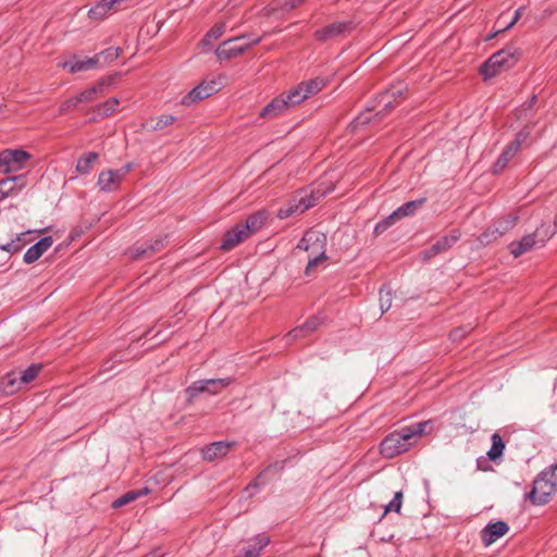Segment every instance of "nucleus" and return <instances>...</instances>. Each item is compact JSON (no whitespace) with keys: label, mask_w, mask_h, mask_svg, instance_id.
I'll return each instance as SVG.
<instances>
[{"label":"nucleus","mask_w":557,"mask_h":557,"mask_svg":"<svg viewBox=\"0 0 557 557\" xmlns=\"http://www.w3.org/2000/svg\"><path fill=\"white\" fill-rule=\"evenodd\" d=\"M321 197L322 194L319 190H312L309 195L300 196L298 198V206H300L305 212L308 209L314 207Z\"/></svg>","instance_id":"e433bc0d"},{"label":"nucleus","mask_w":557,"mask_h":557,"mask_svg":"<svg viewBox=\"0 0 557 557\" xmlns=\"http://www.w3.org/2000/svg\"><path fill=\"white\" fill-rule=\"evenodd\" d=\"M518 153L519 152L517 151V145H507L503 152L500 153V156L498 157V159L492 165V173L494 175L502 173L509 165V163L518 156Z\"/></svg>","instance_id":"4be33fe9"},{"label":"nucleus","mask_w":557,"mask_h":557,"mask_svg":"<svg viewBox=\"0 0 557 557\" xmlns=\"http://www.w3.org/2000/svg\"><path fill=\"white\" fill-rule=\"evenodd\" d=\"M129 257L133 260L150 258L156 253V247L151 246L150 242L135 245L128 250Z\"/></svg>","instance_id":"cd10ccee"},{"label":"nucleus","mask_w":557,"mask_h":557,"mask_svg":"<svg viewBox=\"0 0 557 557\" xmlns=\"http://www.w3.org/2000/svg\"><path fill=\"white\" fill-rule=\"evenodd\" d=\"M151 246L156 247V252L160 251L168 243V236H158L153 242H150Z\"/></svg>","instance_id":"3c124183"},{"label":"nucleus","mask_w":557,"mask_h":557,"mask_svg":"<svg viewBox=\"0 0 557 557\" xmlns=\"http://www.w3.org/2000/svg\"><path fill=\"white\" fill-rule=\"evenodd\" d=\"M235 446L234 442H214L201 449L202 458L207 461H213L228 454L231 448Z\"/></svg>","instance_id":"a211bd4d"},{"label":"nucleus","mask_w":557,"mask_h":557,"mask_svg":"<svg viewBox=\"0 0 557 557\" xmlns=\"http://www.w3.org/2000/svg\"><path fill=\"white\" fill-rule=\"evenodd\" d=\"M509 531V527L504 521L488 523L481 531V540L484 546H490Z\"/></svg>","instance_id":"2eb2a0df"},{"label":"nucleus","mask_w":557,"mask_h":557,"mask_svg":"<svg viewBox=\"0 0 557 557\" xmlns=\"http://www.w3.org/2000/svg\"><path fill=\"white\" fill-rule=\"evenodd\" d=\"M110 83L109 81L102 79L99 83H97L95 86L82 91L76 97L78 99V102H92L98 95L103 92V89L106 86H108Z\"/></svg>","instance_id":"a878e982"},{"label":"nucleus","mask_w":557,"mask_h":557,"mask_svg":"<svg viewBox=\"0 0 557 557\" xmlns=\"http://www.w3.org/2000/svg\"><path fill=\"white\" fill-rule=\"evenodd\" d=\"M7 198V195L2 191V189L0 188V201L5 199Z\"/></svg>","instance_id":"bf43d9fd"},{"label":"nucleus","mask_w":557,"mask_h":557,"mask_svg":"<svg viewBox=\"0 0 557 557\" xmlns=\"http://www.w3.org/2000/svg\"><path fill=\"white\" fill-rule=\"evenodd\" d=\"M524 9H525L524 7L518 8L515 11V14H513L511 21L507 24V26L504 29H508V28L512 27L521 18V16L524 12Z\"/></svg>","instance_id":"603ef678"},{"label":"nucleus","mask_w":557,"mask_h":557,"mask_svg":"<svg viewBox=\"0 0 557 557\" xmlns=\"http://www.w3.org/2000/svg\"><path fill=\"white\" fill-rule=\"evenodd\" d=\"M468 333V330L466 327H458L450 332V338L453 341H459Z\"/></svg>","instance_id":"864d4df0"},{"label":"nucleus","mask_w":557,"mask_h":557,"mask_svg":"<svg viewBox=\"0 0 557 557\" xmlns=\"http://www.w3.org/2000/svg\"><path fill=\"white\" fill-rule=\"evenodd\" d=\"M405 88L403 85L392 86L389 89L381 92L376 99V104L366 112L360 113L350 124L354 131L369 124L373 116L389 112L398 103L396 99L403 97Z\"/></svg>","instance_id":"f03ea898"},{"label":"nucleus","mask_w":557,"mask_h":557,"mask_svg":"<svg viewBox=\"0 0 557 557\" xmlns=\"http://www.w3.org/2000/svg\"><path fill=\"white\" fill-rule=\"evenodd\" d=\"M42 369L41 363H33L27 369L17 372L23 386L33 382Z\"/></svg>","instance_id":"f704fd0d"},{"label":"nucleus","mask_w":557,"mask_h":557,"mask_svg":"<svg viewBox=\"0 0 557 557\" xmlns=\"http://www.w3.org/2000/svg\"><path fill=\"white\" fill-rule=\"evenodd\" d=\"M23 387L17 371H11L0 379V395H13Z\"/></svg>","instance_id":"412c9836"},{"label":"nucleus","mask_w":557,"mask_h":557,"mask_svg":"<svg viewBox=\"0 0 557 557\" xmlns=\"http://www.w3.org/2000/svg\"><path fill=\"white\" fill-rule=\"evenodd\" d=\"M248 237L249 234L245 232L243 224L237 223L234 227L225 233L221 244V249L225 251L232 250Z\"/></svg>","instance_id":"dca6fc26"},{"label":"nucleus","mask_w":557,"mask_h":557,"mask_svg":"<svg viewBox=\"0 0 557 557\" xmlns=\"http://www.w3.org/2000/svg\"><path fill=\"white\" fill-rule=\"evenodd\" d=\"M120 104V100L115 97L110 98L109 100L104 101L103 103L99 104L95 109V113L97 117L103 119L112 113H114Z\"/></svg>","instance_id":"473e14b6"},{"label":"nucleus","mask_w":557,"mask_h":557,"mask_svg":"<svg viewBox=\"0 0 557 557\" xmlns=\"http://www.w3.org/2000/svg\"><path fill=\"white\" fill-rule=\"evenodd\" d=\"M326 83L321 77L311 78L299 83L296 87L288 90L289 100L293 103L300 104L306 99L317 95L325 87Z\"/></svg>","instance_id":"1a4fd4ad"},{"label":"nucleus","mask_w":557,"mask_h":557,"mask_svg":"<svg viewBox=\"0 0 557 557\" xmlns=\"http://www.w3.org/2000/svg\"><path fill=\"white\" fill-rule=\"evenodd\" d=\"M461 233L459 230H453L448 235L438 238L428 250L423 252L424 259L429 260L440 253L449 250L459 239Z\"/></svg>","instance_id":"4468645a"},{"label":"nucleus","mask_w":557,"mask_h":557,"mask_svg":"<svg viewBox=\"0 0 557 557\" xmlns=\"http://www.w3.org/2000/svg\"><path fill=\"white\" fill-rule=\"evenodd\" d=\"M528 136H529V133H528V132H525V131H521V132H519V133L516 135V138H515L512 141H510L508 145H509V146H515V145H517V151L519 152V151H520V149H521L522 144L527 140Z\"/></svg>","instance_id":"8fccbe9b"},{"label":"nucleus","mask_w":557,"mask_h":557,"mask_svg":"<svg viewBox=\"0 0 557 557\" xmlns=\"http://www.w3.org/2000/svg\"><path fill=\"white\" fill-rule=\"evenodd\" d=\"M132 164H126L123 168L115 170L117 174L121 176L122 181L125 178L126 174L131 171Z\"/></svg>","instance_id":"6e6d98bb"},{"label":"nucleus","mask_w":557,"mask_h":557,"mask_svg":"<svg viewBox=\"0 0 557 557\" xmlns=\"http://www.w3.org/2000/svg\"><path fill=\"white\" fill-rule=\"evenodd\" d=\"M403 505V492H396L393 499L385 506L384 515L389 511L399 512Z\"/></svg>","instance_id":"a18cd8bd"},{"label":"nucleus","mask_w":557,"mask_h":557,"mask_svg":"<svg viewBox=\"0 0 557 557\" xmlns=\"http://www.w3.org/2000/svg\"><path fill=\"white\" fill-rule=\"evenodd\" d=\"M326 237L323 233L310 230L305 233L304 237L297 244V248L310 252L306 267V273L315 268L321 261L326 259L325 256Z\"/></svg>","instance_id":"39448f33"},{"label":"nucleus","mask_w":557,"mask_h":557,"mask_svg":"<svg viewBox=\"0 0 557 557\" xmlns=\"http://www.w3.org/2000/svg\"><path fill=\"white\" fill-rule=\"evenodd\" d=\"M288 97V91L281 94L280 96L275 97L271 100L260 112V116L264 119H273L276 117L284 112H286L288 109L297 106L296 103H293Z\"/></svg>","instance_id":"ddd939ff"},{"label":"nucleus","mask_w":557,"mask_h":557,"mask_svg":"<svg viewBox=\"0 0 557 557\" xmlns=\"http://www.w3.org/2000/svg\"><path fill=\"white\" fill-rule=\"evenodd\" d=\"M125 0H101L88 11V16L95 21H102L110 11L121 10Z\"/></svg>","instance_id":"f3484780"},{"label":"nucleus","mask_w":557,"mask_h":557,"mask_svg":"<svg viewBox=\"0 0 557 557\" xmlns=\"http://www.w3.org/2000/svg\"><path fill=\"white\" fill-rule=\"evenodd\" d=\"M52 244L53 239L51 236L42 237L26 250L23 257V261L26 264L34 263L52 246Z\"/></svg>","instance_id":"6ab92c4d"},{"label":"nucleus","mask_w":557,"mask_h":557,"mask_svg":"<svg viewBox=\"0 0 557 557\" xmlns=\"http://www.w3.org/2000/svg\"><path fill=\"white\" fill-rule=\"evenodd\" d=\"M356 28V23L352 20L348 21H336L320 29H317L313 34L315 40L325 42L338 37H345Z\"/></svg>","instance_id":"9d476101"},{"label":"nucleus","mask_w":557,"mask_h":557,"mask_svg":"<svg viewBox=\"0 0 557 557\" xmlns=\"http://www.w3.org/2000/svg\"><path fill=\"white\" fill-rule=\"evenodd\" d=\"M535 101H536V96H535V95H533V96H532V98H531V100H530L529 102H525V103L523 104L524 109H525V110L531 109V108H532V106L535 103Z\"/></svg>","instance_id":"13d9d810"},{"label":"nucleus","mask_w":557,"mask_h":557,"mask_svg":"<svg viewBox=\"0 0 557 557\" xmlns=\"http://www.w3.org/2000/svg\"><path fill=\"white\" fill-rule=\"evenodd\" d=\"M307 336V333L304 332L302 326H297L293 329L287 335H286V342L292 343L294 341H297L298 338Z\"/></svg>","instance_id":"09e8293b"},{"label":"nucleus","mask_w":557,"mask_h":557,"mask_svg":"<svg viewBox=\"0 0 557 557\" xmlns=\"http://www.w3.org/2000/svg\"><path fill=\"white\" fill-rule=\"evenodd\" d=\"M301 213H304V210L298 206V198H293L277 210V218L283 220Z\"/></svg>","instance_id":"c85d7f7f"},{"label":"nucleus","mask_w":557,"mask_h":557,"mask_svg":"<svg viewBox=\"0 0 557 557\" xmlns=\"http://www.w3.org/2000/svg\"><path fill=\"white\" fill-rule=\"evenodd\" d=\"M222 86V78L211 79L209 82L203 81L198 86H196L193 90H190L187 95L182 98L183 106H191L195 102H198L202 99L210 97L215 94Z\"/></svg>","instance_id":"f8f14e48"},{"label":"nucleus","mask_w":557,"mask_h":557,"mask_svg":"<svg viewBox=\"0 0 557 557\" xmlns=\"http://www.w3.org/2000/svg\"><path fill=\"white\" fill-rule=\"evenodd\" d=\"M305 1L306 0H285L284 4H283V9L293 10L294 8L298 7L299 4H301Z\"/></svg>","instance_id":"5fc2aeb1"},{"label":"nucleus","mask_w":557,"mask_h":557,"mask_svg":"<svg viewBox=\"0 0 557 557\" xmlns=\"http://www.w3.org/2000/svg\"><path fill=\"white\" fill-rule=\"evenodd\" d=\"M400 220L397 215H395V212L380 221L375 227H374V235L379 236L383 234L387 228H389L393 224L396 223V221Z\"/></svg>","instance_id":"a19ab883"},{"label":"nucleus","mask_w":557,"mask_h":557,"mask_svg":"<svg viewBox=\"0 0 557 557\" xmlns=\"http://www.w3.org/2000/svg\"><path fill=\"white\" fill-rule=\"evenodd\" d=\"M247 543L248 546L244 548L243 557H260L261 552L269 545L270 537L259 534Z\"/></svg>","instance_id":"5701e85b"},{"label":"nucleus","mask_w":557,"mask_h":557,"mask_svg":"<svg viewBox=\"0 0 557 557\" xmlns=\"http://www.w3.org/2000/svg\"><path fill=\"white\" fill-rule=\"evenodd\" d=\"M268 214L265 211H258L247 218V220L242 223L244 226L245 232L251 236L256 232L260 231L265 221H267Z\"/></svg>","instance_id":"b1692460"},{"label":"nucleus","mask_w":557,"mask_h":557,"mask_svg":"<svg viewBox=\"0 0 557 557\" xmlns=\"http://www.w3.org/2000/svg\"><path fill=\"white\" fill-rule=\"evenodd\" d=\"M556 471L557 463H553L535 478L532 490L527 494L531 504L541 506L550 500L557 488Z\"/></svg>","instance_id":"7ed1b4c3"},{"label":"nucleus","mask_w":557,"mask_h":557,"mask_svg":"<svg viewBox=\"0 0 557 557\" xmlns=\"http://www.w3.org/2000/svg\"><path fill=\"white\" fill-rule=\"evenodd\" d=\"M0 112H2V107L0 106Z\"/></svg>","instance_id":"680f3d73"},{"label":"nucleus","mask_w":557,"mask_h":557,"mask_svg":"<svg viewBox=\"0 0 557 557\" xmlns=\"http://www.w3.org/2000/svg\"><path fill=\"white\" fill-rule=\"evenodd\" d=\"M122 182L115 170H107L99 173L97 185L101 191L111 193L116 190Z\"/></svg>","instance_id":"aec40b11"},{"label":"nucleus","mask_w":557,"mask_h":557,"mask_svg":"<svg viewBox=\"0 0 557 557\" xmlns=\"http://www.w3.org/2000/svg\"><path fill=\"white\" fill-rule=\"evenodd\" d=\"M176 121V117L172 114H163L158 117L150 119L149 122L146 123V126L149 131L156 132L161 131L164 127L172 125Z\"/></svg>","instance_id":"c756f323"},{"label":"nucleus","mask_w":557,"mask_h":557,"mask_svg":"<svg viewBox=\"0 0 557 557\" xmlns=\"http://www.w3.org/2000/svg\"><path fill=\"white\" fill-rule=\"evenodd\" d=\"M322 319L319 317H311L309 318L301 326L304 329V332L308 334L314 332L318 330V327L321 325Z\"/></svg>","instance_id":"49530a36"},{"label":"nucleus","mask_w":557,"mask_h":557,"mask_svg":"<svg viewBox=\"0 0 557 557\" xmlns=\"http://www.w3.org/2000/svg\"><path fill=\"white\" fill-rule=\"evenodd\" d=\"M121 51L122 50L117 47H110L96 54V57H99V63L101 60H103L104 63H110L120 57Z\"/></svg>","instance_id":"79ce46f5"},{"label":"nucleus","mask_w":557,"mask_h":557,"mask_svg":"<svg viewBox=\"0 0 557 557\" xmlns=\"http://www.w3.org/2000/svg\"><path fill=\"white\" fill-rule=\"evenodd\" d=\"M263 11H264V15H270L272 13V10L263 9Z\"/></svg>","instance_id":"052dcab7"},{"label":"nucleus","mask_w":557,"mask_h":557,"mask_svg":"<svg viewBox=\"0 0 557 557\" xmlns=\"http://www.w3.org/2000/svg\"><path fill=\"white\" fill-rule=\"evenodd\" d=\"M432 422L423 421L403 426L386 435L380 444L385 458H394L409 450L423 435L432 431Z\"/></svg>","instance_id":"f257e3e1"},{"label":"nucleus","mask_w":557,"mask_h":557,"mask_svg":"<svg viewBox=\"0 0 557 557\" xmlns=\"http://www.w3.org/2000/svg\"><path fill=\"white\" fill-rule=\"evenodd\" d=\"M231 383V377L199 380L188 386L185 389V394L187 395V400L191 401L195 397L205 392L211 395H216L222 389L226 388Z\"/></svg>","instance_id":"0eeeda50"},{"label":"nucleus","mask_w":557,"mask_h":557,"mask_svg":"<svg viewBox=\"0 0 557 557\" xmlns=\"http://www.w3.org/2000/svg\"><path fill=\"white\" fill-rule=\"evenodd\" d=\"M518 49L513 46H508L495 53H493L481 66L480 74L484 81L493 78L503 71L512 67L518 61Z\"/></svg>","instance_id":"20e7f679"},{"label":"nucleus","mask_w":557,"mask_h":557,"mask_svg":"<svg viewBox=\"0 0 557 557\" xmlns=\"http://www.w3.org/2000/svg\"><path fill=\"white\" fill-rule=\"evenodd\" d=\"M500 236H502V234H498V228L493 225V226H490L486 231H484L479 236V242L482 245H488L492 242L497 240Z\"/></svg>","instance_id":"c03bdc74"},{"label":"nucleus","mask_w":557,"mask_h":557,"mask_svg":"<svg viewBox=\"0 0 557 557\" xmlns=\"http://www.w3.org/2000/svg\"><path fill=\"white\" fill-rule=\"evenodd\" d=\"M99 64V57L86 58L85 60L67 61L63 64L71 73H77L96 67Z\"/></svg>","instance_id":"393cba45"},{"label":"nucleus","mask_w":557,"mask_h":557,"mask_svg":"<svg viewBox=\"0 0 557 557\" xmlns=\"http://www.w3.org/2000/svg\"><path fill=\"white\" fill-rule=\"evenodd\" d=\"M505 449V443L498 433L492 435V447L487 451V456L491 460L499 458Z\"/></svg>","instance_id":"c9c22d12"},{"label":"nucleus","mask_w":557,"mask_h":557,"mask_svg":"<svg viewBox=\"0 0 557 557\" xmlns=\"http://www.w3.org/2000/svg\"><path fill=\"white\" fill-rule=\"evenodd\" d=\"M79 104L77 97L70 98L60 104V114H65L69 110L76 108Z\"/></svg>","instance_id":"de8ad7c7"},{"label":"nucleus","mask_w":557,"mask_h":557,"mask_svg":"<svg viewBox=\"0 0 557 557\" xmlns=\"http://www.w3.org/2000/svg\"><path fill=\"white\" fill-rule=\"evenodd\" d=\"M556 232L557 225L555 230L552 231L550 226H545L543 224L541 227L536 228L534 233L523 236L520 240L510 243L508 249L515 258H518L531 251L536 246H544V244L553 237Z\"/></svg>","instance_id":"423d86ee"},{"label":"nucleus","mask_w":557,"mask_h":557,"mask_svg":"<svg viewBox=\"0 0 557 557\" xmlns=\"http://www.w3.org/2000/svg\"><path fill=\"white\" fill-rule=\"evenodd\" d=\"M17 182H21L18 186V189H21L25 184L24 176H11L0 181V188L7 195V197L15 193Z\"/></svg>","instance_id":"2f4dec72"},{"label":"nucleus","mask_w":557,"mask_h":557,"mask_svg":"<svg viewBox=\"0 0 557 557\" xmlns=\"http://www.w3.org/2000/svg\"><path fill=\"white\" fill-rule=\"evenodd\" d=\"M99 154L97 152H88L81 157L76 164V171L79 174H88L92 168V164L98 160Z\"/></svg>","instance_id":"72a5a7b5"},{"label":"nucleus","mask_w":557,"mask_h":557,"mask_svg":"<svg viewBox=\"0 0 557 557\" xmlns=\"http://www.w3.org/2000/svg\"><path fill=\"white\" fill-rule=\"evenodd\" d=\"M271 467H269L264 472L260 473L255 482H252L247 488H257L259 487V481L264 476V474L270 471Z\"/></svg>","instance_id":"4d7b16f0"},{"label":"nucleus","mask_w":557,"mask_h":557,"mask_svg":"<svg viewBox=\"0 0 557 557\" xmlns=\"http://www.w3.org/2000/svg\"><path fill=\"white\" fill-rule=\"evenodd\" d=\"M224 30H225V24L224 23H221V24H216L214 25L208 33L207 35L205 36V38L202 39V42L203 45H210L211 44V40H216L219 39L223 34H224Z\"/></svg>","instance_id":"37998d69"},{"label":"nucleus","mask_w":557,"mask_h":557,"mask_svg":"<svg viewBox=\"0 0 557 557\" xmlns=\"http://www.w3.org/2000/svg\"><path fill=\"white\" fill-rule=\"evenodd\" d=\"M25 233H22L16 236V238L12 239L10 243L0 245V249L3 251H7L9 253H15L20 251L23 246L25 245V242L23 240V237L25 236Z\"/></svg>","instance_id":"58836bf2"},{"label":"nucleus","mask_w":557,"mask_h":557,"mask_svg":"<svg viewBox=\"0 0 557 557\" xmlns=\"http://www.w3.org/2000/svg\"><path fill=\"white\" fill-rule=\"evenodd\" d=\"M247 36H238L225 40L215 50V54L220 60H228L235 58L242 53H244L247 49H249L252 45H257L261 41V37H257L251 39L249 42L238 44L244 40Z\"/></svg>","instance_id":"6e6552de"},{"label":"nucleus","mask_w":557,"mask_h":557,"mask_svg":"<svg viewBox=\"0 0 557 557\" xmlns=\"http://www.w3.org/2000/svg\"><path fill=\"white\" fill-rule=\"evenodd\" d=\"M518 220V216L509 214L495 222L494 226L498 228V234L502 236L512 228Z\"/></svg>","instance_id":"4c0bfd02"},{"label":"nucleus","mask_w":557,"mask_h":557,"mask_svg":"<svg viewBox=\"0 0 557 557\" xmlns=\"http://www.w3.org/2000/svg\"><path fill=\"white\" fill-rule=\"evenodd\" d=\"M425 198L407 201L394 211L395 215H397L399 219L412 215L420 207L423 206Z\"/></svg>","instance_id":"7c9ffc66"},{"label":"nucleus","mask_w":557,"mask_h":557,"mask_svg":"<svg viewBox=\"0 0 557 557\" xmlns=\"http://www.w3.org/2000/svg\"><path fill=\"white\" fill-rule=\"evenodd\" d=\"M149 488L148 487H143L140 490H133V491H128L126 492L125 494H123L122 496H120L117 499H115L113 503H112V507L113 508H120V507H123L127 504H131L133 503L134 500H136L137 498H139L140 496H145V495H148L149 494Z\"/></svg>","instance_id":"bb28decb"},{"label":"nucleus","mask_w":557,"mask_h":557,"mask_svg":"<svg viewBox=\"0 0 557 557\" xmlns=\"http://www.w3.org/2000/svg\"><path fill=\"white\" fill-rule=\"evenodd\" d=\"M392 307V290L388 286L384 285L380 289V308L382 313L388 311Z\"/></svg>","instance_id":"ea45409f"},{"label":"nucleus","mask_w":557,"mask_h":557,"mask_svg":"<svg viewBox=\"0 0 557 557\" xmlns=\"http://www.w3.org/2000/svg\"><path fill=\"white\" fill-rule=\"evenodd\" d=\"M29 158V153L22 149L3 150L0 152V173L20 171Z\"/></svg>","instance_id":"9b49d317"}]
</instances>
